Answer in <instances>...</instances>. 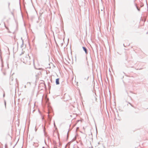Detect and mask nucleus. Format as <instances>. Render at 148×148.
Masks as SVG:
<instances>
[{
	"label": "nucleus",
	"mask_w": 148,
	"mask_h": 148,
	"mask_svg": "<svg viewBox=\"0 0 148 148\" xmlns=\"http://www.w3.org/2000/svg\"><path fill=\"white\" fill-rule=\"evenodd\" d=\"M59 78L57 79H56V84L57 85L59 84Z\"/></svg>",
	"instance_id": "nucleus-1"
},
{
	"label": "nucleus",
	"mask_w": 148,
	"mask_h": 148,
	"mask_svg": "<svg viewBox=\"0 0 148 148\" xmlns=\"http://www.w3.org/2000/svg\"><path fill=\"white\" fill-rule=\"evenodd\" d=\"M82 48H83V49H84V51H85L86 53V54H87V49H86V48L84 47H83Z\"/></svg>",
	"instance_id": "nucleus-2"
},
{
	"label": "nucleus",
	"mask_w": 148,
	"mask_h": 148,
	"mask_svg": "<svg viewBox=\"0 0 148 148\" xmlns=\"http://www.w3.org/2000/svg\"><path fill=\"white\" fill-rule=\"evenodd\" d=\"M5 148H8V146L7 144H5Z\"/></svg>",
	"instance_id": "nucleus-3"
},
{
	"label": "nucleus",
	"mask_w": 148,
	"mask_h": 148,
	"mask_svg": "<svg viewBox=\"0 0 148 148\" xmlns=\"http://www.w3.org/2000/svg\"><path fill=\"white\" fill-rule=\"evenodd\" d=\"M0 148H3L2 145L0 146Z\"/></svg>",
	"instance_id": "nucleus-4"
},
{
	"label": "nucleus",
	"mask_w": 148,
	"mask_h": 148,
	"mask_svg": "<svg viewBox=\"0 0 148 148\" xmlns=\"http://www.w3.org/2000/svg\"><path fill=\"white\" fill-rule=\"evenodd\" d=\"M9 5H10V4H9H9H8V6H9Z\"/></svg>",
	"instance_id": "nucleus-5"
},
{
	"label": "nucleus",
	"mask_w": 148,
	"mask_h": 148,
	"mask_svg": "<svg viewBox=\"0 0 148 148\" xmlns=\"http://www.w3.org/2000/svg\"><path fill=\"white\" fill-rule=\"evenodd\" d=\"M15 38V37H14V38Z\"/></svg>",
	"instance_id": "nucleus-6"
},
{
	"label": "nucleus",
	"mask_w": 148,
	"mask_h": 148,
	"mask_svg": "<svg viewBox=\"0 0 148 148\" xmlns=\"http://www.w3.org/2000/svg\"><path fill=\"white\" fill-rule=\"evenodd\" d=\"M25 63H27V62H25Z\"/></svg>",
	"instance_id": "nucleus-7"
}]
</instances>
